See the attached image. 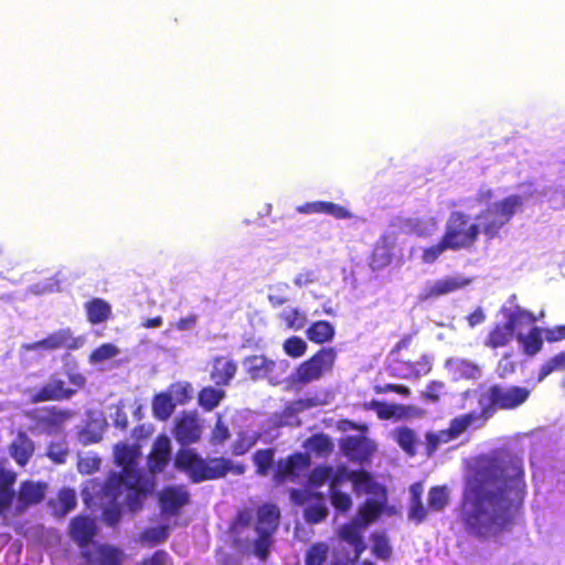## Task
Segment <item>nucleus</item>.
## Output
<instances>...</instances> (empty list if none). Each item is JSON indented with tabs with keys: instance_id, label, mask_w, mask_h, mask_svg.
<instances>
[{
	"instance_id": "a19ab883",
	"label": "nucleus",
	"mask_w": 565,
	"mask_h": 565,
	"mask_svg": "<svg viewBox=\"0 0 565 565\" xmlns=\"http://www.w3.org/2000/svg\"><path fill=\"white\" fill-rule=\"evenodd\" d=\"M395 441L408 455H416V435L409 427H401L395 430Z\"/></svg>"
},
{
	"instance_id": "c85d7f7f",
	"label": "nucleus",
	"mask_w": 565,
	"mask_h": 565,
	"mask_svg": "<svg viewBox=\"0 0 565 565\" xmlns=\"http://www.w3.org/2000/svg\"><path fill=\"white\" fill-rule=\"evenodd\" d=\"M312 501L303 510V519L309 524H318L328 516V508L321 492L312 493Z\"/></svg>"
},
{
	"instance_id": "774afa93",
	"label": "nucleus",
	"mask_w": 565,
	"mask_h": 565,
	"mask_svg": "<svg viewBox=\"0 0 565 565\" xmlns=\"http://www.w3.org/2000/svg\"><path fill=\"white\" fill-rule=\"evenodd\" d=\"M230 437L231 433L228 427L221 419H217L211 434V443L213 445H220Z\"/></svg>"
},
{
	"instance_id": "2f4dec72",
	"label": "nucleus",
	"mask_w": 565,
	"mask_h": 565,
	"mask_svg": "<svg viewBox=\"0 0 565 565\" xmlns=\"http://www.w3.org/2000/svg\"><path fill=\"white\" fill-rule=\"evenodd\" d=\"M335 334L332 323L326 320L312 322L306 330L307 339L316 344L330 342Z\"/></svg>"
},
{
	"instance_id": "49530a36",
	"label": "nucleus",
	"mask_w": 565,
	"mask_h": 565,
	"mask_svg": "<svg viewBox=\"0 0 565 565\" xmlns=\"http://www.w3.org/2000/svg\"><path fill=\"white\" fill-rule=\"evenodd\" d=\"M332 475V466L319 465L316 466L308 475V483L313 488H320L326 482L329 483V479Z\"/></svg>"
},
{
	"instance_id": "ea45409f",
	"label": "nucleus",
	"mask_w": 565,
	"mask_h": 565,
	"mask_svg": "<svg viewBox=\"0 0 565 565\" xmlns=\"http://www.w3.org/2000/svg\"><path fill=\"white\" fill-rule=\"evenodd\" d=\"M97 565H121L122 552L111 545L102 544L96 548Z\"/></svg>"
},
{
	"instance_id": "a211bd4d",
	"label": "nucleus",
	"mask_w": 565,
	"mask_h": 565,
	"mask_svg": "<svg viewBox=\"0 0 565 565\" xmlns=\"http://www.w3.org/2000/svg\"><path fill=\"white\" fill-rule=\"evenodd\" d=\"M171 456V443L168 436H157L152 449L148 456V465L151 472H161L167 467Z\"/></svg>"
},
{
	"instance_id": "79ce46f5",
	"label": "nucleus",
	"mask_w": 565,
	"mask_h": 565,
	"mask_svg": "<svg viewBox=\"0 0 565 565\" xmlns=\"http://www.w3.org/2000/svg\"><path fill=\"white\" fill-rule=\"evenodd\" d=\"M425 438V454L427 457H431L440 445L448 444L454 440L450 437V434L448 433L447 428L436 433L427 431Z\"/></svg>"
},
{
	"instance_id": "ddd939ff",
	"label": "nucleus",
	"mask_w": 565,
	"mask_h": 565,
	"mask_svg": "<svg viewBox=\"0 0 565 565\" xmlns=\"http://www.w3.org/2000/svg\"><path fill=\"white\" fill-rule=\"evenodd\" d=\"M395 243V234H384L376 241L369 257V266L373 271L382 270L391 265Z\"/></svg>"
},
{
	"instance_id": "58836bf2",
	"label": "nucleus",
	"mask_w": 565,
	"mask_h": 565,
	"mask_svg": "<svg viewBox=\"0 0 565 565\" xmlns=\"http://www.w3.org/2000/svg\"><path fill=\"white\" fill-rule=\"evenodd\" d=\"M449 503V494L445 486L431 487L428 491V510L441 512Z\"/></svg>"
},
{
	"instance_id": "052dcab7",
	"label": "nucleus",
	"mask_w": 565,
	"mask_h": 565,
	"mask_svg": "<svg viewBox=\"0 0 565 565\" xmlns=\"http://www.w3.org/2000/svg\"><path fill=\"white\" fill-rule=\"evenodd\" d=\"M445 392V383L441 381H431L427 384L422 397L431 403H438Z\"/></svg>"
},
{
	"instance_id": "c9c22d12",
	"label": "nucleus",
	"mask_w": 565,
	"mask_h": 565,
	"mask_svg": "<svg viewBox=\"0 0 565 565\" xmlns=\"http://www.w3.org/2000/svg\"><path fill=\"white\" fill-rule=\"evenodd\" d=\"M252 460L255 466V473L260 477H266L269 475L275 463V449H258L253 454Z\"/></svg>"
},
{
	"instance_id": "de8ad7c7",
	"label": "nucleus",
	"mask_w": 565,
	"mask_h": 565,
	"mask_svg": "<svg viewBox=\"0 0 565 565\" xmlns=\"http://www.w3.org/2000/svg\"><path fill=\"white\" fill-rule=\"evenodd\" d=\"M167 392L171 394L175 405H184L191 399L192 387L186 382H177L171 384Z\"/></svg>"
},
{
	"instance_id": "39448f33",
	"label": "nucleus",
	"mask_w": 565,
	"mask_h": 565,
	"mask_svg": "<svg viewBox=\"0 0 565 565\" xmlns=\"http://www.w3.org/2000/svg\"><path fill=\"white\" fill-rule=\"evenodd\" d=\"M67 380L71 386H66L64 380L52 375L49 382L30 395V403L39 404L43 402L70 399L86 385V377L81 372L68 371Z\"/></svg>"
},
{
	"instance_id": "412c9836",
	"label": "nucleus",
	"mask_w": 565,
	"mask_h": 565,
	"mask_svg": "<svg viewBox=\"0 0 565 565\" xmlns=\"http://www.w3.org/2000/svg\"><path fill=\"white\" fill-rule=\"evenodd\" d=\"M351 483L356 495L363 493L375 497L385 494V488L374 479L372 473L364 469L351 471Z\"/></svg>"
},
{
	"instance_id": "7ed1b4c3",
	"label": "nucleus",
	"mask_w": 565,
	"mask_h": 565,
	"mask_svg": "<svg viewBox=\"0 0 565 565\" xmlns=\"http://www.w3.org/2000/svg\"><path fill=\"white\" fill-rule=\"evenodd\" d=\"M174 467L184 472L193 483L222 479L230 472L241 476L246 470L244 465H234L228 458L222 456L203 458L189 448L178 450Z\"/></svg>"
},
{
	"instance_id": "a878e982",
	"label": "nucleus",
	"mask_w": 565,
	"mask_h": 565,
	"mask_svg": "<svg viewBox=\"0 0 565 565\" xmlns=\"http://www.w3.org/2000/svg\"><path fill=\"white\" fill-rule=\"evenodd\" d=\"M514 333L505 322H498L488 332L483 345L490 349L504 348L511 343Z\"/></svg>"
},
{
	"instance_id": "13d9d810",
	"label": "nucleus",
	"mask_w": 565,
	"mask_h": 565,
	"mask_svg": "<svg viewBox=\"0 0 565 565\" xmlns=\"http://www.w3.org/2000/svg\"><path fill=\"white\" fill-rule=\"evenodd\" d=\"M119 350L111 343H104L96 348L89 355V361L92 363L103 362L105 360L111 359L118 354Z\"/></svg>"
},
{
	"instance_id": "37998d69",
	"label": "nucleus",
	"mask_w": 565,
	"mask_h": 565,
	"mask_svg": "<svg viewBox=\"0 0 565 565\" xmlns=\"http://www.w3.org/2000/svg\"><path fill=\"white\" fill-rule=\"evenodd\" d=\"M557 371H565V350L556 353L541 365L537 382H542L551 373Z\"/></svg>"
},
{
	"instance_id": "5fc2aeb1",
	"label": "nucleus",
	"mask_w": 565,
	"mask_h": 565,
	"mask_svg": "<svg viewBox=\"0 0 565 565\" xmlns=\"http://www.w3.org/2000/svg\"><path fill=\"white\" fill-rule=\"evenodd\" d=\"M328 547L323 543H317L309 547L306 554V565H323L327 558Z\"/></svg>"
},
{
	"instance_id": "4d7b16f0",
	"label": "nucleus",
	"mask_w": 565,
	"mask_h": 565,
	"mask_svg": "<svg viewBox=\"0 0 565 565\" xmlns=\"http://www.w3.org/2000/svg\"><path fill=\"white\" fill-rule=\"evenodd\" d=\"M281 320L285 321L286 326L289 329H302L306 324V316L299 311V309L294 308L288 311H284L280 315Z\"/></svg>"
},
{
	"instance_id": "2eb2a0df",
	"label": "nucleus",
	"mask_w": 565,
	"mask_h": 565,
	"mask_svg": "<svg viewBox=\"0 0 565 565\" xmlns=\"http://www.w3.org/2000/svg\"><path fill=\"white\" fill-rule=\"evenodd\" d=\"M97 534L95 521L87 515H77L71 520L70 535L72 540L81 547H87Z\"/></svg>"
},
{
	"instance_id": "4be33fe9",
	"label": "nucleus",
	"mask_w": 565,
	"mask_h": 565,
	"mask_svg": "<svg viewBox=\"0 0 565 565\" xmlns=\"http://www.w3.org/2000/svg\"><path fill=\"white\" fill-rule=\"evenodd\" d=\"M280 511L274 503L258 507L256 512L255 531L257 533L274 534L279 525Z\"/></svg>"
},
{
	"instance_id": "dca6fc26",
	"label": "nucleus",
	"mask_w": 565,
	"mask_h": 565,
	"mask_svg": "<svg viewBox=\"0 0 565 565\" xmlns=\"http://www.w3.org/2000/svg\"><path fill=\"white\" fill-rule=\"evenodd\" d=\"M45 483L31 480L22 481L17 495V512L22 513L29 507L41 503L45 498Z\"/></svg>"
},
{
	"instance_id": "a18cd8bd",
	"label": "nucleus",
	"mask_w": 565,
	"mask_h": 565,
	"mask_svg": "<svg viewBox=\"0 0 565 565\" xmlns=\"http://www.w3.org/2000/svg\"><path fill=\"white\" fill-rule=\"evenodd\" d=\"M372 553L382 561H388L392 557V547L387 537L384 534H374L372 537Z\"/></svg>"
},
{
	"instance_id": "f3484780",
	"label": "nucleus",
	"mask_w": 565,
	"mask_h": 565,
	"mask_svg": "<svg viewBox=\"0 0 565 565\" xmlns=\"http://www.w3.org/2000/svg\"><path fill=\"white\" fill-rule=\"evenodd\" d=\"M469 282L470 279L460 277H446L426 286L422 291L419 299L426 301L433 298H438L440 296L455 292L469 285Z\"/></svg>"
},
{
	"instance_id": "b1692460",
	"label": "nucleus",
	"mask_w": 565,
	"mask_h": 565,
	"mask_svg": "<svg viewBox=\"0 0 565 565\" xmlns=\"http://www.w3.org/2000/svg\"><path fill=\"white\" fill-rule=\"evenodd\" d=\"M246 373L253 381L270 377L277 367L276 362L264 355H249L243 361Z\"/></svg>"
},
{
	"instance_id": "cd10ccee",
	"label": "nucleus",
	"mask_w": 565,
	"mask_h": 565,
	"mask_svg": "<svg viewBox=\"0 0 565 565\" xmlns=\"http://www.w3.org/2000/svg\"><path fill=\"white\" fill-rule=\"evenodd\" d=\"M544 329L540 327H532L526 334L518 333L516 340L521 344L523 353L533 356L537 354L543 348Z\"/></svg>"
},
{
	"instance_id": "72a5a7b5",
	"label": "nucleus",
	"mask_w": 565,
	"mask_h": 565,
	"mask_svg": "<svg viewBox=\"0 0 565 565\" xmlns=\"http://www.w3.org/2000/svg\"><path fill=\"white\" fill-rule=\"evenodd\" d=\"M507 319V326L515 333V330L521 327H526L534 324L536 322V317L533 312L525 310L521 307H515L513 310H508L504 313Z\"/></svg>"
},
{
	"instance_id": "6e6d98bb",
	"label": "nucleus",
	"mask_w": 565,
	"mask_h": 565,
	"mask_svg": "<svg viewBox=\"0 0 565 565\" xmlns=\"http://www.w3.org/2000/svg\"><path fill=\"white\" fill-rule=\"evenodd\" d=\"M57 501L61 513L66 514L76 507V493L73 489L64 488L58 492Z\"/></svg>"
},
{
	"instance_id": "bf43d9fd",
	"label": "nucleus",
	"mask_w": 565,
	"mask_h": 565,
	"mask_svg": "<svg viewBox=\"0 0 565 565\" xmlns=\"http://www.w3.org/2000/svg\"><path fill=\"white\" fill-rule=\"evenodd\" d=\"M321 209V214L331 215L337 220H345L353 216V214L347 207L329 201H322Z\"/></svg>"
},
{
	"instance_id": "4468645a",
	"label": "nucleus",
	"mask_w": 565,
	"mask_h": 565,
	"mask_svg": "<svg viewBox=\"0 0 565 565\" xmlns=\"http://www.w3.org/2000/svg\"><path fill=\"white\" fill-rule=\"evenodd\" d=\"M159 502L163 513L174 516L190 502V493L183 486H170L160 492Z\"/></svg>"
},
{
	"instance_id": "603ef678",
	"label": "nucleus",
	"mask_w": 565,
	"mask_h": 565,
	"mask_svg": "<svg viewBox=\"0 0 565 565\" xmlns=\"http://www.w3.org/2000/svg\"><path fill=\"white\" fill-rule=\"evenodd\" d=\"M282 348L287 355L296 359L306 353L307 343L300 337L294 335L285 340Z\"/></svg>"
},
{
	"instance_id": "8fccbe9b",
	"label": "nucleus",
	"mask_w": 565,
	"mask_h": 565,
	"mask_svg": "<svg viewBox=\"0 0 565 565\" xmlns=\"http://www.w3.org/2000/svg\"><path fill=\"white\" fill-rule=\"evenodd\" d=\"M351 471L344 465H340L335 469L332 467V475L328 483L329 491H339L343 483L351 482Z\"/></svg>"
},
{
	"instance_id": "20e7f679",
	"label": "nucleus",
	"mask_w": 565,
	"mask_h": 565,
	"mask_svg": "<svg viewBox=\"0 0 565 565\" xmlns=\"http://www.w3.org/2000/svg\"><path fill=\"white\" fill-rule=\"evenodd\" d=\"M532 394L526 386L492 384L478 399L481 425L493 417L498 411H513L524 405Z\"/></svg>"
},
{
	"instance_id": "09e8293b",
	"label": "nucleus",
	"mask_w": 565,
	"mask_h": 565,
	"mask_svg": "<svg viewBox=\"0 0 565 565\" xmlns=\"http://www.w3.org/2000/svg\"><path fill=\"white\" fill-rule=\"evenodd\" d=\"M382 510V504L377 501L366 500L359 510V516L365 524H369L381 515Z\"/></svg>"
},
{
	"instance_id": "7c9ffc66",
	"label": "nucleus",
	"mask_w": 565,
	"mask_h": 565,
	"mask_svg": "<svg viewBox=\"0 0 565 565\" xmlns=\"http://www.w3.org/2000/svg\"><path fill=\"white\" fill-rule=\"evenodd\" d=\"M17 480L13 471L7 470L0 473V514L4 513L12 504L15 492L12 489Z\"/></svg>"
},
{
	"instance_id": "423d86ee",
	"label": "nucleus",
	"mask_w": 565,
	"mask_h": 565,
	"mask_svg": "<svg viewBox=\"0 0 565 565\" xmlns=\"http://www.w3.org/2000/svg\"><path fill=\"white\" fill-rule=\"evenodd\" d=\"M337 359L334 348H321L311 358L298 365L290 377L295 387L320 380L326 373L331 372Z\"/></svg>"
},
{
	"instance_id": "e433bc0d",
	"label": "nucleus",
	"mask_w": 565,
	"mask_h": 565,
	"mask_svg": "<svg viewBox=\"0 0 565 565\" xmlns=\"http://www.w3.org/2000/svg\"><path fill=\"white\" fill-rule=\"evenodd\" d=\"M225 397V392L221 388L213 386L203 387L199 392V405L206 412H211L216 408L221 401Z\"/></svg>"
},
{
	"instance_id": "f257e3e1",
	"label": "nucleus",
	"mask_w": 565,
	"mask_h": 565,
	"mask_svg": "<svg viewBox=\"0 0 565 565\" xmlns=\"http://www.w3.org/2000/svg\"><path fill=\"white\" fill-rule=\"evenodd\" d=\"M525 492L520 457L502 452L482 459L462 497L461 521L466 531L481 539L509 531Z\"/></svg>"
},
{
	"instance_id": "393cba45",
	"label": "nucleus",
	"mask_w": 565,
	"mask_h": 565,
	"mask_svg": "<svg viewBox=\"0 0 565 565\" xmlns=\"http://www.w3.org/2000/svg\"><path fill=\"white\" fill-rule=\"evenodd\" d=\"M9 452L20 467H24L34 452V444L26 433L19 431L9 446Z\"/></svg>"
},
{
	"instance_id": "0eeeda50",
	"label": "nucleus",
	"mask_w": 565,
	"mask_h": 565,
	"mask_svg": "<svg viewBox=\"0 0 565 565\" xmlns=\"http://www.w3.org/2000/svg\"><path fill=\"white\" fill-rule=\"evenodd\" d=\"M139 455L140 447L138 445L118 443L114 446L115 461L122 468L121 473L118 476V481L128 488H134L139 480L135 470L136 460Z\"/></svg>"
},
{
	"instance_id": "4c0bfd02",
	"label": "nucleus",
	"mask_w": 565,
	"mask_h": 565,
	"mask_svg": "<svg viewBox=\"0 0 565 565\" xmlns=\"http://www.w3.org/2000/svg\"><path fill=\"white\" fill-rule=\"evenodd\" d=\"M481 419L479 413L470 412L452 418L447 428L450 437L455 440L463 434L476 420Z\"/></svg>"
},
{
	"instance_id": "9d476101",
	"label": "nucleus",
	"mask_w": 565,
	"mask_h": 565,
	"mask_svg": "<svg viewBox=\"0 0 565 565\" xmlns=\"http://www.w3.org/2000/svg\"><path fill=\"white\" fill-rule=\"evenodd\" d=\"M340 448L350 461L360 465L370 461L376 450L375 444L364 436H348L341 440Z\"/></svg>"
},
{
	"instance_id": "0e129e2a",
	"label": "nucleus",
	"mask_w": 565,
	"mask_h": 565,
	"mask_svg": "<svg viewBox=\"0 0 565 565\" xmlns=\"http://www.w3.org/2000/svg\"><path fill=\"white\" fill-rule=\"evenodd\" d=\"M46 456L55 463H64L68 456V450L61 443H51L47 447Z\"/></svg>"
},
{
	"instance_id": "3c124183",
	"label": "nucleus",
	"mask_w": 565,
	"mask_h": 565,
	"mask_svg": "<svg viewBox=\"0 0 565 565\" xmlns=\"http://www.w3.org/2000/svg\"><path fill=\"white\" fill-rule=\"evenodd\" d=\"M331 505L341 513H347L352 508V498L349 493L339 491H329Z\"/></svg>"
},
{
	"instance_id": "338daca9",
	"label": "nucleus",
	"mask_w": 565,
	"mask_h": 565,
	"mask_svg": "<svg viewBox=\"0 0 565 565\" xmlns=\"http://www.w3.org/2000/svg\"><path fill=\"white\" fill-rule=\"evenodd\" d=\"M405 233L415 234L417 236H426L428 232L425 228L424 221L420 218H407L404 221L402 227Z\"/></svg>"
},
{
	"instance_id": "9b49d317",
	"label": "nucleus",
	"mask_w": 565,
	"mask_h": 565,
	"mask_svg": "<svg viewBox=\"0 0 565 565\" xmlns=\"http://www.w3.org/2000/svg\"><path fill=\"white\" fill-rule=\"evenodd\" d=\"M84 344V338L74 337L71 329H60L51 334H49L45 339L33 342L26 345L28 350H58V349H67V350H76L79 349Z\"/></svg>"
},
{
	"instance_id": "864d4df0",
	"label": "nucleus",
	"mask_w": 565,
	"mask_h": 565,
	"mask_svg": "<svg viewBox=\"0 0 565 565\" xmlns=\"http://www.w3.org/2000/svg\"><path fill=\"white\" fill-rule=\"evenodd\" d=\"M168 536L169 527L167 525H160L145 530L141 534V540L150 545H156L167 541Z\"/></svg>"
},
{
	"instance_id": "680f3d73",
	"label": "nucleus",
	"mask_w": 565,
	"mask_h": 565,
	"mask_svg": "<svg viewBox=\"0 0 565 565\" xmlns=\"http://www.w3.org/2000/svg\"><path fill=\"white\" fill-rule=\"evenodd\" d=\"M516 371V362L511 353H505L498 362L497 373L500 379H505Z\"/></svg>"
},
{
	"instance_id": "c756f323",
	"label": "nucleus",
	"mask_w": 565,
	"mask_h": 565,
	"mask_svg": "<svg viewBox=\"0 0 565 565\" xmlns=\"http://www.w3.org/2000/svg\"><path fill=\"white\" fill-rule=\"evenodd\" d=\"M339 536L354 550L353 561H358L362 553L366 550L362 534L355 524H343L339 530Z\"/></svg>"
},
{
	"instance_id": "bb28decb",
	"label": "nucleus",
	"mask_w": 565,
	"mask_h": 565,
	"mask_svg": "<svg viewBox=\"0 0 565 565\" xmlns=\"http://www.w3.org/2000/svg\"><path fill=\"white\" fill-rule=\"evenodd\" d=\"M86 318L92 324L106 322L111 318V306L102 298H93L84 305Z\"/></svg>"
},
{
	"instance_id": "6e6552de",
	"label": "nucleus",
	"mask_w": 565,
	"mask_h": 565,
	"mask_svg": "<svg viewBox=\"0 0 565 565\" xmlns=\"http://www.w3.org/2000/svg\"><path fill=\"white\" fill-rule=\"evenodd\" d=\"M431 358L428 354H420L412 361L402 356L391 358L388 369L391 373L399 379L412 380L427 375L431 371Z\"/></svg>"
},
{
	"instance_id": "473e14b6",
	"label": "nucleus",
	"mask_w": 565,
	"mask_h": 565,
	"mask_svg": "<svg viewBox=\"0 0 565 565\" xmlns=\"http://www.w3.org/2000/svg\"><path fill=\"white\" fill-rule=\"evenodd\" d=\"M175 403L168 392H161L153 396L152 414L159 420H167L173 414Z\"/></svg>"
},
{
	"instance_id": "69168bd1",
	"label": "nucleus",
	"mask_w": 565,
	"mask_h": 565,
	"mask_svg": "<svg viewBox=\"0 0 565 565\" xmlns=\"http://www.w3.org/2000/svg\"><path fill=\"white\" fill-rule=\"evenodd\" d=\"M428 508L426 509L420 501H413L411 502L409 510H408V519L411 521H414L416 524L423 523L428 514Z\"/></svg>"
},
{
	"instance_id": "f704fd0d",
	"label": "nucleus",
	"mask_w": 565,
	"mask_h": 565,
	"mask_svg": "<svg viewBox=\"0 0 565 565\" xmlns=\"http://www.w3.org/2000/svg\"><path fill=\"white\" fill-rule=\"evenodd\" d=\"M305 447L317 456L326 457L333 451L334 444L327 434L317 433L306 440Z\"/></svg>"
},
{
	"instance_id": "f8f14e48",
	"label": "nucleus",
	"mask_w": 565,
	"mask_h": 565,
	"mask_svg": "<svg viewBox=\"0 0 565 565\" xmlns=\"http://www.w3.org/2000/svg\"><path fill=\"white\" fill-rule=\"evenodd\" d=\"M202 427L195 413L182 412L175 419L173 435L175 440L188 446L200 440Z\"/></svg>"
},
{
	"instance_id": "6ab92c4d",
	"label": "nucleus",
	"mask_w": 565,
	"mask_h": 565,
	"mask_svg": "<svg viewBox=\"0 0 565 565\" xmlns=\"http://www.w3.org/2000/svg\"><path fill=\"white\" fill-rule=\"evenodd\" d=\"M210 377L218 387L230 385L237 372V363L225 356H215L211 363Z\"/></svg>"
},
{
	"instance_id": "e2e57ef3",
	"label": "nucleus",
	"mask_w": 565,
	"mask_h": 565,
	"mask_svg": "<svg viewBox=\"0 0 565 565\" xmlns=\"http://www.w3.org/2000/svg\"><path fill=\"white\" fill-rule=\"evenodd\" d=\"M258 536L254 542V548L256 555L265 561L269 554V548L271 544V534L257 533Z\"/></svg>"
},
{
	"instance_id": "5701e85b",
	"label": "nucleus",
	"mask_w": 565,
	"mask_h": 565,
	"mask_svg": "<svg viewBox=\"0 0 565 565\" xmlns=\"http://www.w3.org/2000/svg\"><path fill=\"white\" fill-rule=\"evenodd\" d=\"M445 367L456 381L478 380L481 376L479 365L467 359L449 358L445 362Z\"/></svg>"
},
{
	"instance_id": "aec40b11",
	"label": "nucleus",
	"mask_w": 565,
	"mask_h": 565,
	"mask_svg": "<svg viewBox=\"0 0 565 565\" xmlns=\"http://www.w3.org/2000/svg\"><path fill=\"white\" fill-rule=\"evenodd\" d=\"M72 417L73 412L70 409L46 406L40 409V414L36 416V424L49 431H53L61 429Z\"/></svg>"
},
{
	"instance_id": "f03ea898",
	"label": "nucleus",
	"mask_w": 565,
	"mask_h": 565,
	"mask_svg": "<svg viewBox=\"0 0 565 565\" xmlns=\"http://www.w3.org/2000/svg\"><path fill=\"white\" fill-rule=\"evenodd\" d=\"M524 199L520 194H510L488 205L478 215L477 223L463 211L450 212L440 239L423 249L422 260L435 263L446 250L471 249L482 233L488 241L499 237L501 230L522 211Z\"/></svg>"
},
{
	"instance_id": "c03bdc74",
	"label": "nucleus",
	"mask_w": 565,
	"mask_h": 565,
	"mask_svg": "<svg viewBox=\"0 0 565 565\" xmlns=\"http://www.w3.org/2000/svg\"><path fill=\"white\" fill-rule=\"evenodd\" d=\"M259 439V434H247L245 431H241L237 435V438L232 445V452L235 456L245 455L250 448H253Z\"/></svg>"
},
{
	"instance_id": "1a4fd4ad",
	"label": "nucleus",
	"mask_w": 565,
	"mask_h": 565,
	"mask_svg": "<svg viewBox=\"0 0 565 565\" xmlns=\"http://www.w3.org/2000/svg\"><path fill=\"white\" fill-rule=\"evenodd\" d=\"M310 463V457L306 452H294L285 459H279L273 473V481L276 484H281L287 479H295L300 472L308 469Z\"/></svg>"
}]
</instances>
